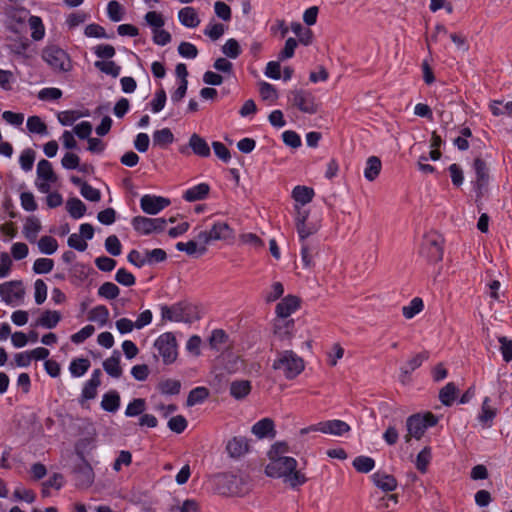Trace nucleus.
<instances>
[{
	"instance_id": "obj_1",
	"label": "nucleus",
	"mask_w": 512,
	"mask_h": 512,
	"mask_svg": "<svg viewBox=\"0 0 512 512\" xmlns=\"http://www.w3.org/2000/svg\"><path fill=\"white\" fill-rule=\"evenodd\" d=\"M297 461L288 456H270V462L265 467V473L272 478H283L292 488L303 485L307 478L297 469Z\"/></svg>"
},
{
	"instance_id": "obj_2",
	"label": "nucleus",
	"mask_w": 512,
	"mask_h": 512,
	"mask_svg": "<svg viewBox=\"0 0 512 512\" xmlns=\"http://www.w3.org/2000/svg\"><path fill=\"white\" fill-rule=\"evenodd\" d=\"M272 368L275 371H280L286 379L292 380L303 372L305 362L294 351L284 350L277 352Z\"/></svg>"
},
{
	"instance_id": "obj_3",
	"label": "nucleus",
	"mask_w": 512,
	"mask_h": 512,
	"mask_svg": "<svg viewBox=\"0 0 512 512\" xmlns=\"http://www.w3.org/2000/svg\"><path fill=\"white\" fill-rule=\"evenodd\" d=\"M438 423V418L431 412L424 415L419 413L409 416L406 420L405 442L409 443L412 438L419 440L429 427H433Z\"/></svg>"
},
{
	"instance_id": "obj_4",
	"label": "nucleus",
	"mask_w": 512,
	"mask_h": 512,
	"mask_svg": "<svg viewBox=\"0 0 512 512\" xmlns=\"http://www.w3.org/2000/svg\"><path fill=\"white\" fill-rule=\"evenodd\" d=\"M42 58L55 72H69L72 69L69 55L56 45L45 47Z\"/></svg>"
},
{
	"instance_id": "obj_5",
	"label": "nucleus",
	"mask_w": 512,
	"mask_h": 512,
	"mask_svg": "<svg viewBox=\"0 0 512 512\" xmlns=\"http://www.w3.org/2000/svg\"><path fill=\"white\" fill-rule=\"evenodd\" d=\"M288 102L306 114H315L319 109L316 97L310 91L304 89L291 90L288 93Z\"/></svg>"
},
{
	"instance_id": "obj_6",
	"label": "nucleus",
	"mask_w": 512,
	"mask_h": 512,
	"mask_svg": "<svg viewBox=\"0 0 512 512\" xmlns=\"http://www.w3.org/2000/svg\"><path fill=\"white\" fill-rule=\"evenodd\" d=\"M420 254L430 263H437L443 258L442 239L436 233L427 234L421 244Z\"/></svg>"
},
{
	"instance_id": "obj_7",
	"label": "nucleus",
	"mask_w": 512,
	"mask_h": 512,
	"mask_svg": "<svg viewBox=\"0 0 512 512\" xmlns=\"http://www.w3.org/2000/svg\"><path fill=\"white\" fill-rule=\"evenodd\" d=\"M158 354L162 357L164 364H172L177 358V343L173 333L161 334L154 343Z\"/></svg>"
},
{
	"instance_id": "obj_8",
	"label": "nucleus",
	"mask_w": 512,
	"mask_h": 512,
	"mask_svg": "<svg viewBox=\"0 0 512 512\" xmlns=\"http://www.w3.org/2000/svg\"><path fill=\"white\" fill-rule=\"evenodd\" d=\"M473 169L475 171V179L472 181L473 188L477 198H481L487 193L489 185V168L487 163L480 157L473 161Z\"/></svg>"
},
{
	"instance_id": "obj_9",
	"label": "nucleus",
	"mask_w": 512,
	"mask_h": 512,
	"mask_svg": "<svg viewBox=\"0 0 512 512\" xmlns=\"http://www.w3.org/2000/svg\"><path fill=\"white\" fill-rule=\"evenodd\" d=\"M350 430V426L342 420H328L319 422L317 424L302 428L300 430L301 435L308 434L310 432H322L325 434H331L335 436H341Z\"/></svg>"
},
{
	"instance_id": "obj_10",
	"label": "nucleus",
	"mask_w": 512,
	"mask_h": 512,
	"mask_svg": "<svg viewBox=\"0 0 512 512\" xmlns=\"http://www.w3.org/2000/svg\"><path fill=\"white\" fill-rule=\"evenodd\" d=\"M76 454L79 458V463L73 469L76 485L80 488H88L94 481L93 469L85 459L83 452L76 450Z\"/></svg>"
},
{
	"instance_id": "obj_11",
	"label": "nucleus",
	"mask_w": 512,
	"mask_h": 512,
	"mask_svg": "<svg viewBox=\"0 0 512 512\" xmlns=\"http://www.w3.org/2000/svg\"><path fill=\"white\" fill-rule=\"evenodd\" d=\"M216 490L222 495H236L240 492V479L232 473H220L214 477Z\"/></svg>"
},
{
	"instance_id": "obj_12",
	"label": "nucleus",
	"mask_w": 512,
	"mask_h": 512,
	"mask_svg": "<svg viewBox=\"0 0 512 512\" xmlns=\"http://www.w3.org/2000/svg\"><path fill=\"white\" fill-rule=\"evenodd\" d=\"M170 205V200L161 196L143 195L140 199V207L146 214L156 215Z\"/></svg>"
},
{
	"instance_id": "obj_13",
	"label": "nucleus",
	"mask_w": 512,
	"mask_h": 512,
	"mask_svg": "<svg viewBox=\"0 0 512 512\" xmlns=\"http://www.w3.org/2000/svg\"><path fill=\"white\" fill-rule=\"evenodd\" d=\"M24 294L25 291L21 281H9L0 285V296L7 304L23 299Z\"/></svg>"
},
{
	"instance_id": "obj_14",
	"label": "nucleus",
	"mask_w": 512,
	"mask_h": 512,
	"mask_svg": "<svg viewBox=\"0 0 512 512\" xmlns=\"http://www.w3.org/2000/svg\"><path fill=\"white\" fill-rule=\"evenodd\" d=\"M188 305L184 303H176L172 306H161V316L163 320L182 322L188 321L189 314L187 313Z\"/></svg>"
},
{
	"instance_id": "obj_15",
	"label": "nucleus",
	"mask_w": 512,
	"mask_h": 512,
	"mask_svg": "<svg viewBox=\"0 0 512 512\" xmlns=\"http://www.w3.org/2000/svg\"><path fill=\"white\" fill-rule=\"evenodd\" d=\"M300 300L298 297L288 295L284 297L276 306V314L279 319H287L294 311L299 308Z\"/></svg>"
},
{
	"instance_id": "obj_16",
	"label": "nucleus",
	"mask_w": 512,
	"mask_h": 512,
	"mask_svg": "<svg viewBox=\"0 0 512 512\" xmlns=\"http://www.w3.org/2000/svg\"><path fill=\"white\" fill-rule=\"evenodd\" d=\"M294 320L277 319L274 323V334L282 342H290L293 337Z\"/></svg>"
},
{
	"instance_id": "obj_17",
	"label": "nucleus",
	"mask_w": 512,
	"mask_h": 512,
	"mask_svg": "<svg viewBox=\"0 0 512 512\" xmlns=\"http://www.w3.org/2000/svg\"><path fill=\"white\" fill-rule=\"evenodd\" d=\"M429 358V353L427 351L420 352L416 355H414L412 358H410L406 364L401 367V381L402 383H405L406 378L417 368H419L422 363Z\"/></svg>"
},
{
	"instance_id": "obj_18",
	"label": "nucleus",
	"mask_w": 512,
	"mask_h": 512,
	"mask_svg": "<svg viewBox=\"0 0 512 512\" xmlns=\"http://www.w3.org/2000/svg\"><path fill=\"white\" fill-rule=\"evenodd\" d=\"M226 450L232 458H238L249 450L248 440L245 437H234L228 441Z\"/></svg>"
},
{
	"instance_id": "obj_19",
	"label": "nucleus",
	"mask_w": 512,
	"mask_h": 512,
	"mask_svg": "<svg viewBox=\"0 0 512 512\" xmlns=\"http://www.w3.org/2000/svg\"><path fill=\"white\" fill-rule=\"evenodd\" d=\"M373 483L385 492H391L397 487V480L393 475L377 471L372 475Z\"/></svg>"
},
{
	"instance_id": "obj_20",
	"label": "nucleus",
	"mask_w": 512,
	"mask_h": 512,
	"mask_svg": "<svg viewBox=\"0 0 512 512\" xmlns=\"http://www.w3.org/2000/svg\"><path fill=\"white\" fill-rule=\"evenodd\" d=\"M314 195L313 188L308 186L298 185L292 190V198L295 201V205L305 206L313 200Z\"/></svg>"
},
{
	"instance_id": "obj_21",
	"label": "nucleus",
	"mask_w": 512,
	"mask_h": 512,
	"mask_svg": "<svg viewBox=\"0 0 512 512\" xmlns=\"http://www.w3.org/2000/svg\"><path fill=\"white\" fill-rule=\"evenodd\" d=\"M103 369L113 378L121 377L122 368L120 366V352L118 350H114L112 356L104 360Z\"/></svg>"
},
{
	"instance_id": "obj_22",
	"label": "nucleus",
	"mask_w": 512,
	"mask_h": 512,
	"mask_svg": "<svg viewBox=\"0 0 512 512\" xmlns=\"http://www.w3.org/2000/svg\"><path fill=\"white\" fill-rule=\"evenodd\" d=\"M189 147L192 149L193 153L200 157H209L210 147L206 140L200 135L193 133L189 139Z\"/></svg>"
},
{
	"instance_id": "obj_23",
	"label": "nucleus",
	"mask_w": 512,
	"mask_h": 512,
	"mask_svg": "<svg viewBox=\"0 0 512 512\" xmlns=\"http://www.w3.org/2000/svg\"><path fill=\"white\" fill-rule=\"evenodd\" d=\"M178 18L182 25L189 28H195L200 23L197 11L190 6L182 8L178 13Z\"/></svg>"
},
{
	"instance_id": "obj_24",
	"label": "nucleus",
	"mask_w": 512,
	"mask_h": 512,
	"mask_svg": "<svg viewBox=\"0 0 512 512\" xmlns=\"http://www.w3.org/2000/svg\"><path fill=\"white\" fill-rule=\"evenodd\" d=\"M210 191V187L206 183H200L190 189H188L183 198L188 202H195L205 199Z\"/></svg>"
},
{
	"instance_id": "obj_25",
	"label": "nucleus",
	"mask_w": 512,
	"mask_h": 512,
	"mask_svg": "<svg viewBox=\"0 0 512 512\" xmlns=\"http://www.w3.org/2000/svg\"><path fill=\"white\" fill-rule=\"evenodd\" d=\"M252 432L258 438H264L271 434L272 437L275 436L274 430V422L270 418H264L257 423H255L252 427Z\"/></svg>"
},
{
	"instance_id": "obj_26",
	"label": "nucleus",
	"mask_w": 512,
	"mask_h": 512,
	"mask_svg": "<svg viewBox=\"0 0 512 512\" xmlns=\"http://www.w3.org/2000/svg\"><path fill=\"white\" fill-rule=\"evenodd\" d=\"M61 320V314L58 311L46 310L37 319L36 326L47 329L55 328Z\"/></svg>"
},
{
	"instance_id": "obj_27",
	"label": "nucleus",
	"mask_w": 512,
	"mask_h": 512,
	"mask_svg": "<svg viewBox=\"0 0 512 512\" xmlns=\"http://www.w3.org/2000/svg\"><path fill=\"white\" fill-rule=\"evenodd\" d=\"M209 231L213 241L226 240L233 236V229L226 222H215Z\"/></svg>"
},
{
	"instance_id": "obj_28",
	"label": "nucleus",
	"mask_w": 512,
	"mask_h": 512,
	"mask_svg": "<svg viewBox=\"0 0 512 512\" xmlns=\"http://www.w3.org/2000/svg\"><path fill=\"white\" fill-rule=\"evenodd\" d=\"M37 178L38 180H43L47 182L57 181V176L53 170L52 164L48 160L42 159L38 162Z\"/></svg>"
},
{
	"instance_id": "obj_29",
	"label": "nucleus",
	"mask_w": 512,
	"mask_h": 512,
	"mask_svg": "<svg viewBox=\"0 0 512 512\" xmlns=\"http://www.w3.org/2000/svg\"><path fill=\"white\" fill-rule=\"evenodd\" d=\"M40 230H41V224H40V221L36 217L31 216L26 219V222H25L24 228H23V233L29 242L34 243L36 241Z\"/></svg>"
},
{
	"instance_id": "obj_30",
	"label": "nucleus",
	"mask_w": 512,
	"mask_h": 512,
	"mask_svg": "<svg viewBox=\"0 0 512 512\" xmlns=\"http://www.w3.org/2000/svg\"><path fill=\"white\" fill-rule=\"evenodd\" d=\"M382 168L381 160L377 156H370L366 161L364 176L368 181H374L380 174Z\"/></svg>"
},
{
	"instance_id": "obj_31",
	"label": "nucleus",
	"mask_w": 512,
	"mask_h": 512,
	"mask_svg": "<svg viewBox=\"0 0 512 512\" xmlns=\"http://www.w3.org/2000/svg\"><path fill=\"white\" fill-rule=\"evenodd\" d=\"M152 138H153V145L158 146L160 148H166L168 145L172 144L175 140L174 135L169 128H163V129L154 131Z\"/></svg>"
},
{
	"instance_id": "obj_32",
	"label": "nucleus",
	"mask_w": 512,
	"mask_h": 512,
	"mask_svg": "<svg viewBox=\"0 0 512 512\" xmlns=\"http://www.w3.org/2000/svg\"><path fill=\"white\" fill-rule=\"evenodd\" d=\"M120 406V396L119 393L115 390L109 391L103 395L101 401V407L103 410L107 412L114 413L119 409Z\"/></svg>"
},
{
	"instance_id": "obj_33",
	"label": "nucleus",
	"mask_w": 512,
	"mask_h": 512,
	"mask_svg": "<svg viewBox=\"0 0 512 512\" xmlns=\"http://www.w3.org/2000/svg\"><path fill=\"white\" fill-rule=\"evenodd\" d=\"M497 415V409L490 405V398L486 397L482 403L481 413L478 416L479 421L490 427L493 419Z\"/></svg>"
},
{
	"instance_id": "obj_34",
	"label": "nucleus",
	"mask_w": 512,
	"mask_h": 512,
	"mask_svg": "<svg viewBox=\"0 0 512 512\" xmlns=\"http://www.w3.org/2000/svg\"><path fill=\"white\" fill-rule=\"evenodd\" d=\"M251 391V383L248 380L233 381L230 385V394L235 399L245 398Z\"/></svg>"
},
{
	"instance_id": "obj_35",
	"label": "nucleus",
	"mask_w": 512,
	"mask_h": 512,
	"mask_svg": "<svg viewBox=\"0 0 512 512\" xmlns=\"http://www.w3.org/2000/svg\"><path fill=\"white\" fill-rule=\"evenodd\" d=\"M132 226L134 230L142 235H148L153 233V222L152 218L144 216H136L132 219Z\"/></svg>"
},
{
	"instance_id": "obj_36",
	"label": "nucleus",
	"mask_w": 512,
	"mask_h": 512,
	"mask_svg": "<svg viewBox=\"0 0 512 512\" xmlns=\"http://www.w3.org/2000/svg\"><path fill=\"white\" fill-rule=\"evenodd\" d=\"M291 30L298 37L299 43L308 46L312 43L313 40V32L309 28H305L299 22H293L291 24Z\"/></svg>"
},
{
	"instance_id": "obj_37",
	"label": "nucleus",
	"mask_w": 512,
	"mask_h": 512,
	"mask_svg": "<svg viewBox=\"0 0 512 512\" xmlns=\"http://www.w3.org/2000/svg\"><path fill=\"white\" fill-rule=\"evenodd\" d=\"M458 389L453 382L447 383L439 391V400L445 406H451L454 402Z\"/></svg>"
},
{
	"instance_id": "obj_38",
	"label": "nucleus",
	"mask_w": 512,
	"mask_h": 512,
	"mask_svg": "<svg viewBox=\"0 0 512 512\" xmlns=\"http://www.w3.org/2000/svg\"><path fill=\"white\" fill-rule=\"evenodd\" d=\"M88 319L98 323L100 326H104L109 319V310L104 305L95 306L90 310Z\"/></svg>"
},
{
	"instance_id": "obj_39",
	"label": "nucleus",
	"mask_w": 512,
	"mask_h": 512,
	"mask_svg": "<svg viewBox=\"0 0 512 512\" xmlns=\"http://www.w3.org/2000/svg\"><path fill=\"white\" fill-rule=\"evenodd\" d=\"M66 208L70 216L74 219H79L86 213V205L78 198L68 199Z\"/></svg>"
},
{
	"instance_id": "obj_40",
	"label": "nucleus",
	"mask_w": 512,
	"mask_h": 512,
	"mask_svg": "<svg viewBox=\"0 0 512 512\" xmlns=\"http://www.w3.org/2000/svg\"><path fill=\"white\" fill-rule=\"evenodd\" d=\"M229 336L222 329H215L209 337V345L212 349L217 351L223 349L224 345L228 342Z\"/></svg>"
},
{
	"instance_id": "obj_41",
	"label": "nucleus",
	"mask_w": 512,
	"mask_h": 512,
	"mask_svg": "<svg viewBox=\"0 0 512 512\" xmlns=\"http://www.w3.org/2000/svg\"><path fill=\"white\" fill-rule=\"evenodd\" d=\"M90 368V361L87 358L73 359L69 366V371L74 377L83 376Z\"/></svg>"
},
{
	"instance_id": "obj_42",
	"label": "nucleus",
	"mask_w": 512,
	"mask_h": 512,
	"mask_svg": "<svg viewBox=\"0 0 512 512\" xmlns=\"http://www.w3.org/2000/svg\"><path fill=\"white\" fill-rule=\"evenodd\" d=\"M209 396V391L205 387H196L192 389L187 397L186 404L191 407L202 403Z\"/></svg>"
},
{
	"instance_id": "obj_43",
	"label": "nucleus",
	"mask_w": 512,
	"mask_h": 512,
	"mask_svg": "<svg viewBox=\"0 0 512 512\" xmlns=\"http://www.w3.org/2000/svg\"><path fill=\"white\" fill-rule=\"evenodd\" d=\"M423 308H424L423 300L419 297H415L410 301L409 305L404 306L402 308V313L406 319H411L415 315L420 313L423 310Z\"/></svg>"
},
{
	"instance_id": "obj_44",
	"label": "nucleus",
	"mask_w": 512,
	"mask_h": 512,
	"mask_svg": "<svg viewBox=\"0 0 512 512\" xmlns=\"http://www.w3.org/2000/svg\"><path fill=\"white\" fill-rule=\"evenodd\" d=\"M158 389L165 395H177L181 389V382L175 379H166L158 384Z\"/></svg>"
},
{
	"instance_id": "obj_45",
	"label": "nucleus",
	"mask_w": 512,
	"mask_h": 512,
	"mask_svg": "<svg viewBox=\"0 0 512 512\" xmlns=\"http://www.w3.org/2000/svg\"><path fill=\"white\" fill-rule=\"evenodd\" d=\"M119 294L120 289L113 282H104L98 289V295L108 300L116 299Z\"/></svg>"
},
{
	"instance_id": "obj_46",
	"label": "nucleus",
	"mask_w": 512,
	"mask_h": 512,
	"mask_svg": "<svg viewBox=\"0 0 512 512\" xmlns=\"http://www.w3.org/2000/svg\"><path fill=\"white\" fill-rule=\"evenodd\" d=\"M375 461L368 456H358L353 461V467L360 473H368L373 470Z\"/></svg>"
},
{
	"instance_id": "obj_47",
	"label": "nucleus",
	"mask_w": 512,
	"mask_h": 512,
	"mask_svg": "<svg viewBox=\"0 0 512 512\" xmlns=\"http://www.w3.org/2000/svg\"><path fill=\"white\" fill-rule=\"evenodd\" d=\"M432 455H431V448L430 447H424L417 455L416 457V468L421 472L425 473L427 471L428 465L431 461Z\"/></svg>"
},
{
	"instance_id": "obj_48",
	"label": "nucleus",
	"mask_w": 512,
	"mask_h": 512,
	"mask_svg": "<svg viewBox=\"0 0 512 512\" xmlns=\"http://www.w3.org/2000/svg\"><path fill=\"white\" fill-rule=\"evenodd\" d=\"M38 248L42 253L51 255L57 251L58 243L51 236H42L38 241Z\"/></svg>"
},
{
	"instance_id": "obj_49",
	"label": "nucleus",
	"mask_w": 512,
	"mask_h": 512,
	"mask_svg": "<svg viewBox=\"0 0 512 512\" xmlns=\"http://www.w3.org/2000/svg\"><path fill=\"white\" fill-rule=\"evenodd\" d=\"M29 26L32 30L31 37L35 41H39L44 37L45 29L42 20L38 16H31L29 18Z\"/></svg>"
},
{
	"instance_id": "obj_50",
	"label": "nucleus",
	"mask_w": 512,
	"mask_h": 512,
	"mask_svg": "<svg viewBox=\"0 0 512 512\" xmlns=\"http://www.w3.org/2000/svg\"><path fill=\"white\" fill-rule=\"evenodd\" d=\"M94 65L101 72L111 75L114 78L118 77L121 71V67L114 61H96Z\"/></svg>"
},
{
	"instance_id": "obj_51",
	"label": "nucleus",
	"mask_w": 512,
	"mask_h": 512,
	"mask_svg": "<svg viewBox=\"0 0 512 512\" xmlns=\"http://www.w3.org/2000/svg\"><path fill=\"white\" fill-rule=\"evenodd\" d=\"M169 512H200V504L195 499H186L180 505H174Z\"/></svg>"
},
{
	"instance_id": "obj_52",
	"label": "nucleus",
	"mask_w": 512,
	"mask_h": 512,
	"mask_svg": "<svg viewBox=\"0 0 512 512\" xmlns=\"http://www.w3.org/2000/svg\"><path fill=\"white\" fill-rule=\"evenodd\" d=\"M222 52L227 57L236 59L241 54V47L236 39L231 38L223 45Z\"/></svg>"
},
{
	"instance_id": "obj_53",
	"label": "nucleus",
	"mask_w": 512,
	"mask_h": 512,
	"mask_svg": "<svg viewBox=\"0 0 512 512\" xmlns=\"http://www.w3.org/2000/svg\"><path fill=\"white\" fill-rule=\"evenodd\" d=\"M27 129L31 133H37L41 135L47 133V126L39 116H30L27 119Z\"/></svg>"
},
{
	"instance_id": "obj_54",
	"label": "nucleus",
	"mask_w": 512,
	"mask_h": 512,
	"mask_svg": "<svg viewBox=\"0 0 512 512\" xmlns=\"http://www.w3.org/2000/svg\"><path fill=\"white\" fill-rule=\"evenodd\" d=\"M54 261L50 258H38L33 264V271L36 274H47L53 270Z\"/></svg>"
},
{
	"instance_id": "obj_55",
	"label": "nucleus",
	"mask_w": 512,
	"mask_h": 512,
	"mask_svg": "<svg viewBox=\"0 0 512 512\" xmlns=\"http://www.w3.org/2000/svg\"><path fill=\"white\" fill-rule=\"evenodd\" d=\"M8 47L12 53L23 55L29 47V40L27 38L18 37L12 39Z\"/></svg>"
},
{
	"instance_id": "obj_56",
	"label": "nucleus",
	"mask_w": 512,
	"mask_h": 512,
	"mask_svg": "<svg viewBox=\"0 0 512 512\" xmlns=\"http://www.w3.org/2000/svg\"><path fill=\"white\" fill-rule=\"evenodd\" d=\"M107 14L111 21H121L123 18V8L121 4L115 0L110 1L107 5Z\"/></svg>"
},
{
	"instance_id": "obj_57",
	"label": "nucleus",
	"mask_w": 512,
	"mask_h": 512,
	"mask_svg": "<svg viewBox=\"0 0 512 512\" xmlns=\"http://www.w3.org/2000/svg\"><path fill=\"white\" fill-rule=\"evenodd\" d=\"M34 161H35V151L30 148L25 149L21 153L20 158H19L21 168L26 172L32 170Z\"/></svg>"
},
{
	"instance_id": "obj_58",
	"label": "nucleus",
	"mask_w": 512,
	"mask_h": 512,
	"mask_svg": "<svg viewBox=\"0 0 512 512\" xmlns=\"http://www.w3.org/2000/svg\"><path fill=\"white\" fill-rule=\"evenodd\" d=\"M298 45L296 39L290 37L286 40L284 48L280 51L278 55L279 61H284L286 59H290L294 56L295 49Z\"/></svg>"
},
{
	"instance_id": "obj_59",
	"label": "nucleus",
	"mask_w": 512,
	"mask_h": 512,
	"mask_svg": "<svg viewBox=\"0 0 512 512\" xmlns=\"http://www.w3.org/2000/svg\"><path fill=\"white\" fill-rule=\"evenodd\" d=\"M239 240L242 244L249 245L257 250L264 247V242L262 239L254 233L241 234Z\"/></svg>"
},
{
	"instance_id": "obj_60",
	"label": "nucleus",
	"mask_w": 512,
	"mask_h": 512,
	"mask_svg": "<svg viewBox=\"0 0 512 512\" xmlns=\"http://www.w3.org/2000/svg\"><path fill=\"white\" fill-rule=\"evenodd\" d=\"M500 343V352L505 362L512 361V340L506 336L498 337Z\"/></svg>"
},
{
	"instance_id": "obj_61",
	"label": "nucleus",
	"mask_w": 512,
	"mask_h": 512,
	"mask_svg": "<svg viewBox=\"0 0 512 512\" xmlns=\"http://www.w3.org/2000/svg\"><path fill=\"white\" fill-rule=\"evenodd\" d=\"M145 410V400L141 398L134 399L126 408L125 415L128 417L137 416Z\"/></svg>"
},
{
	"instance_id": "obj_62",
	"label": "nucleus",
	"mask_w": 512,
	"mask_h": 512,
	"mask_svg": "<svg viewBox=\"0 0 512 512\" xmlns=\"http://www.w3.org/2000/svg\"><path fill=\"white\" fill-rule=\"evenodd\" d=\"M259 93L263 100H273L278 98L276 88L267 82H261L259 84Z\"/></svg>"
},
{
	"instance_id": "obj_63",
	"label": "nucleus",
	"mask_w": 512,
	"mask_h": 512,
	"mask_svg": "<svg viewBox=\"0 0 512 512\" xmlns=\"http://www.w3.org/2000/svg\"><path fill=\"white\" fill-rule=\"evenodd\" d=\"M121 243L116 235H110L105 240V249L112 256L121 254Z\"/></svg>"
},
{
	"instance_id": "obj_64",
	"label": "nucleus",
	"mask_w": 512,
	"mask_h": 512,
	"mask_svg": "<svg viewBox=\"0 0 512 512\" xmlns=\"http://www.w3.org/2000/svg\"><path fill=\"white\" fill-rule=\"evenodd\" d=\"M115 280L123 285L130 287L135 284V277L132 273L127 271L125 268H120L115 274Z\"/></svg>"
}]
</instances>
